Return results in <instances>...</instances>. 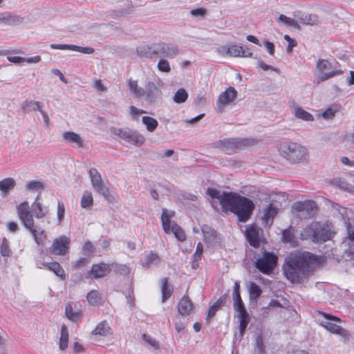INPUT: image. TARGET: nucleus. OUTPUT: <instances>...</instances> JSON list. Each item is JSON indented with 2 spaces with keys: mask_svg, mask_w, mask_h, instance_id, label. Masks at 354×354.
Listing matches in <instances>:
<instances>
[{
  "mask_svg": "<svg viewBox=\"0 0 354 354\" xmlns=\"http://www.w3.org/2000/svg\"><path fill=\"white\" fill-rule=\"evenodd\" d=\"M207 194L212 199V203L214 208L219 204L223 211L235 214L241 222L248 220L254 208L252 200L235 192H221L214 188H208Z\"/></svg>",
  "mask_w": 354,
  "mask_h": 354,
  "instance_id": "obj_1",
  "label": "nucleus"
},
{
  "mask_svg": "<svg viewBox=\"0 0 354 354\" xmlns=\"http://www.w3.org/2000/svg\"><path fill=\"white\" fill-rule=\"evenodd\" d=\"M315 261V257L309 252L292 253L286 259L283 273L292 283H301L312 274Z\"/></svg>",
  "mask_w": 354,
  "mask_h": 354,
  "instance_id": "obj_2",
  "label": "nucleus"
},
{
  "mask_svg": "<svg viewBox=\"0 0 354 354\" xmlns=\"http://www.w3.org/2000/svg\"><path fill=\"white\" fill-rule=\"evenodd\" d=\"M17 212L24 227L30 232L34 237L35 241L38 245L43 244L46 239V234L43 228L34 226L33 216L30 212L29 203L27 201L19 203L17 206Z\"/></svg>",
  "mask_w": 354,
  "mask_h": 354,
  "instance_id": "obj_3",
  "label": "nucleus"
},
{
  "mask_svg": "<svg viewBox=\"0 0 354 354\" xmlns=\"http://www.w3.org/2000/svg\"><path fill=\"white\" fill-rule=\"evenodd\" d=\"M280 154L292 163H297L306 160L307 149L296 142H284L279 147Z\"/></svg>",
  "mask_w": 354,
  "mask_h": 354,
  "instance_id": "obj_4",
  "label": "nucleus"
},
{
  "mask_svg": "<svg viewBox=\"0 0 354 354\" xmlns=\"http://www.w3.org/2000/svg\"><path fill=\"white\" fill-rule=\"evenodd\" d=\"M111 133L135 147H140L146 141L145 137L142 133L132 129L113 128L111 129Z\"/></svg>",
  "mask_w": 354,
  "mask_h": 354,
  "instance_id": "obj_5",
  "label": "nucleus"
},
{
  "mask_svg": "<svg viewBox=\"0 0 354 354\" xmlns=\"http://www.w3.org/2000/svg\"><path fill=\"white\" fill-rule=\"evenodd\" d=\"M316 69L318 83L324 82L342 73L341 70L337 69L333 66L332 63L324 59L317 61Z\"/></svg>",
  "mask_w": 354,
  "mask_h": 354,
  "instance_id": "obj_6",
  "label": "nucleus"
},
{
  "mask_svg": "<svg viewBox=\"0 0 354 354\" xmlns=\"http://www.w3.org/2000/svg\"><path fill=\"white\" fill-rule=\"evenodd\" d=\"M319 314L324 318V320L320 322V325L323 328L333 334L339 335L344 338L348 337V332L336 324L337 322H341L340 319L324 313H319Z\"/></svg>",
  "mask_w": 354,
  "mask_h": 354,
  "instance_id": "obj_7",
  "label": "nucleus"
},
{
  "mask_svg": "<svg viewBox=\"0 0 354 354\" xmlns=\"http://www.w3.org/2000/svg\"><path fill=\"white\" fill-rule=\"evenodd\" d=\"M162 90L158 82L155 79L146 82L142 97L149 104H154L161 100Z\"/></svg>",
  "mask_w": 354,
  "mask_h": 354,
  "instance_id": "obj_8",
  "label": "nucleus"
},
{
  "mask_svg": "<svg viewBox=\"0 0 354 354\" xmlns=\"http://www.w3.org/2000/svg\"><path fill=\"white\" fill-rule=\"evenodd\" d=\"M277 257L272 253L263 252L255 261L256 268L264 274H270L277 265Z\"/></svg>",
  "mask_w": 354,
  "mask_h": 354,
  "instance_id": "obj_9",
  "label": "nucleus"
},
{
  "mask_svg": "<svg viewBox=\"0 0 354 354\" xmlns=\"http://www.w3.org/2000/svg\"><path fill=\"white\" fill-rule=\"evenodd\" d=\"M89 176L93 188L109 202H113L115 200V197L104 185L101 176L97 169H91L89 170Z\"/></svg>",
  "mask_w": 354,
  "mask_h": 354,
  "instance_id": "obj_10",
  "label": "nucleus"
},
{
  "mask_svg": "<svg viewBox=\"0 0 354 354\" xmlns=\"http://www.w3.org/2000/svg\"><path fill=\"white\" fill-rule=\"evenodd\" d=\"M69 245V238L61 236L53 240L50 252L55 255H65L68 252Z\"/></svg>",
  "mask_w": 354,
  "mask_h": 354,
  "instance_id": "obj_11",
  "label": "nucleus"
},
{
  "mask_svg": "<svg viewBox=\"0 0 354 354\" xmlns=\"http://www.w3.org/2000/svg\"><path fill=\"white\" fill-rule=\"evenodd\" d=\"M179 53L177 47L169 45L165 43L157 44L153 45V54L166 57L168 58H174Z\"/></svg>",
  "mask_w": 354,
  "mask_h": 354,
  "instance_id": "obj_12",
  "label": "nucleus"
},
{
  "mask_svg": "<svg viewBox=\"0 0 354 354\" xmlns=\"http://www.w3.org/2000/svg\"><path fill=\"white\" fill-rule=\"evenodd\" d=\"M237 92L233 87H228L225 91L222 92L217 100V108L220 113L223 112L224 108L231 104L236 97Z\"/></svg>",
  "mask_w": 354,
  "mask_h": 354,
  "instance_id": "obj_13",
  "label": "nucleus"
},
{
  "mask_svg": "<svg viewBox=\"0 0 354 354\" xmlns=\"http://www.w3.org/2000/svg\"><path fill=\"white\" fill-rule=\"evenodd\" d=\"M133 12V5L131 1H125L117 6L112 11L111 16L114 19H120L131 15Z\"/></svg>",
  "mask_w": 354,
  "mask_h": 354,
  "instance_id": "obj_14",
  "label": "nucleus"
},
{
  "mask_svg": "<svg viewBox=\"0 0 354 354\" xmlns=\"http://www.w3.org/2000/svg\"><path fill=\"white\" fill-rule=\"evenodd\" d=\"M262 230L257 225H250L246 228L245 236L250 244L258 248L261 243Z\"/></svg>",
  "mask_w": 354,
  "mask_h": 354,
  "instance_id": "obj_15",
  "label": "nucleus"
},
{
  "mask_svg": "<svg viewBox=\"0 0 354 354\" xmlns=\"http://www.w3.org/2000/svg\"><path fill=\"white\" fill-rule=\"evenodd\" d=\"M24 17L10 12H3L1 14V25L15 26L24 23Z\"/></svg>",
  "mask_w": 354,
  "mask_h": 354,
  "instance_id": "obj_16",
  "label": "nucleus"
},
{
  "mask_svg": "<svg viewBox=\"0 0 354 354\" xmlns=\"http://www.w3.org/2000/svg\"><path fill=\"white\" fill-rule=\"evenodd\" d=\"M50 48L53 49H59V50H70L77 51L84 54H92L94 53V49L91 47H82L75 45H69V44H50Z\"/></svg>",
  "mask_w": 354,
  "mask_h": 354,
  "instance_id": "obj_17",
  "label": "nucleus"
},
{
  "mask_svg": "<svg viewBox=\"0 0 354 354\" xmlns=\"http://www.w3.org/2000/svg\"><path fill=\"white\" fill-rule=\"evenodd\" d=\"M194 310V304L189 297L185 295L179 301L178 304V311L182 316L189 315Z\"/></svg>",
  "mask_w": 354,
  "mask_h": 354,
  "instance_id": "obj_18",
  "label": "nucleus"
},
{
  "mask_svg": "<svg viewBox=\"0 0 354 354\" xmlns=\"http://www.w3.org/2000/svg\"><path fill=\"white\" fill-rule=\"evenodd\" d=\"M30 212L32 215H35L37 218H44L48 212L47 207L44 206L39 201V196L30 207Z\"/></svg>",
  "mask_w": 354,
  "mask_h": 354,
  "instance_id": "obj_19",
  "label": "nucleus"
},
{
  "mask_svg": "<svg viewBox=\"0 0 354 354\" xmlns=\"http://www.w3.org/2000/svg\"><path fill=\"white\" fill-rule=\"evenodd\" d=\"M111 271V268L106 263H98L93 265L91 270V274L93 278L97 279L107 275Z\"/></svg>",
  "mask_w": 354,
  "mask_h": 354,
  "instance_id": "obj_20",
  "label": "nucleus"
},
{
  "mask_svg": "<svg viewBox=\"0 0 354 354\" xmlns=\"http://www.w3.org/2000/svg\"><path fill=\"white\" fill-rule=\"evenodd\" d=\"M317 222H313L308 226L305 227L300 234V237L302 240L310 239L313 242L316 243V230H317Z\"/></svg>",
  "mask_w": 354,
  "mask_h": 354,
  "instance_id": "obj_21",
  "label": "nucleus"
},
{
  "mask_svg": "<svg viewBox=\"0 0 354 354\" xmlns=\"http://www.w3.org/2000/svg\"><path fill=\"white\" fill-rule=\"evenodd\" d=\"M252 53L248 50V48L244 46L233 44L230 46L229 56L231 57H252Z\"/></svg>",
  "mask_w": 354,
  "mask_h": 354,
  "instance_id": "obj_22",
  "label": "nucleus"
},
{
  "mask_svg": "<svg viewBox=\"0 0 354 354\" xmlns=\"http://www.w3.org/2000/svg\"><path fill=\"white\" fill-rule=\"evenodd\" d=\"M63 139L68 143L75 144L79 147L83 146V141L80 136L73 131H66L62 133Z\"/></svg>",
  "mask_w": 354,
  "mask_h": 354,
  "instance_id": "obj_23",
  "label": "nucleus"
},
{
  "mask_svg": "<svg viewBox=\"0 0 354 354\" xmlns=\"http://www.w3.org/2000/svg\"><path fill=\"white\" fill-rule=\"evenodd\" d=\"M292 113L297 118L306 122H313L315 120L311 113L297 105L294 106Z\"/></svg>",
  "mask_w": 354,
  "mask_h": 354,
  "instance_id": "obj_24",
  "label": "nucleus"
},
{
  "mask_svg": "<svg viewBox=\"0 0 354 354\" xmlns=\"http://www.w3.org/2000/svg\"><path fill=\"white\" fill-rule=\"evenodd\" d=\"M15 185L16 181L13 178H6L1 180V198L7 196Z\"/></svg>",
  "mask_w": 354,
  "mask_h": 354,
  "instance_id": "obj_25",
  "label": "nucleus"
},
{
  "mask_svg": "<svg viewBox=\"0 0 354 354\" xmlns=\"http://www.w3.org/2000/svg\"><path fill=\"white\" fill-rule=\"evenodd\" d=\"M127 86L131 94L136 97H142L144 88L139 86L137 80L131 78L127 80Z\"/></svg>",
  "mask_w": 354,
  "mask_h": 354,
  "instance_id": "obj_26",
  "label": "nucleus"
},
{
  "mask_svg": "<svg viewBox=\"0 0 354 354\" xmlns=\"http://www.w3.org/2000/svg\"><path fill=\"white\" fill-rule=\"evenodd\" d=\"M7 59L8 61L13 62L16 64H21L24 62L28 64L38 63L41 60V57L39 55H36L32 57L25 58L19 56H8Z\"/></svg>",
  "mask_w": 354,
  "mask_h": 354,
  "instance_id": "obj_27",
  "label": "nucleus"
},
{
  "mask_svg": "<svg viewBox=\"0 0 354 354\" xmlns=\"http://www.w3.org/2000/svg\"><path fill=\"white\" fill-rule=\"evenodd\" d=\"M86 299L89 305L98 306L103 304V299L101 294L95 290H91L86 295Z\"/></svg>",
  "mask_w": 354,
  "mask_h": 354,
  "instance_id": "obj_28",
  "label": "nucleus"
},
{
  "mask_svg": "<svg viewBox=\"0 0 354 354\" xmlns=\"http://www.w3.org/2000/svg\"><path fill=\"white\" fill-rule=\"evenodd\" d=\"M294 208L299 212L306 211L308 214H311L316 209L317 206L313 201H304L295 203Z\"/></svg>",
  "mask_w": 354,
  "mask_h": 354,
  "instance_id": "obj_29",
  "label": "nucleus"
},
{
  "mask_svg": "<svg viewBox=\"0 0 354 354\" xmlns=\"http://www.w3.org/2000/svg\"><path fill=\"white\" fill-rule=\"evenodd\" d=\"M317 230H316V243L319 241H326L330 238L329 230L317 222Z\"/></svg>",
  "mask_w": 354,
  "mask_h": 354,
  "instance_id": "obj_30",
  "label": "nucleus"
},
{
  "mask_svg": "<svg viewBox=\"0 0 354 354\" xmlns=\"http://www.w3.org/2000/svg\"><path fill=\"white\" fill-rule=\"evenodd\" d=\"M227 299V295L226 294H224L222 296H221L209 309L207 317H212L213 316H214L216 312L218 310V308L225 304Z\"/></svg>",
  "mask_w": 354,
  "mask_h": 354,
  "instance_id": "obj_31",
  "label": "nucleus"
},
{
  "mask_svg": "<svg viewBox=\"0 0 354 354\" xmlns=\"http://www.w3.org/2000/svg\"><path fill=\"white\" fill-rule=\"evenodd\" d=\"M43 266L50 271L53 272L57 276L62 279L65 278V272L62 267L57 262L44 263Z\"/></svg>",
  "mask_w": 354,
  "mask_h": 354,
  "instance_id": "obj_32",
  "label": "nucleus"
},
{
  "mask_svg": "<svg viewBox=\"0 0 354 354\" xmlns=\"http://www.w3.org/2000/svg\"><path fill=\"white\" fill-rule=\"evenodd\" d=\"M160 262V258L157 253L150 252L147 254L142 262V266L149 267L151 266H158Z\"/></svg>",
  "mask_w": 354,
  "mask_h": 354,
  "instance_id": "obj_33",
  "label": "nucleus"
},
{
  "mask_svg": "<svg viewBox=\"0 0 354 354\" xmlns=\"http://www.w3.org/2000/svg\"><path fill=\"white\" fill-rule=\"evenodd\" d=\"M162 301L165 302L172 294L173 288L168 286L167 278L161 280Z\"/></svg>",
  "mask_w": 354,
  "mask_h": 354,
  "instance_id": "obj_34",
  "label": "nucleus"
},
{
  "mask_svg": "<svg viewBox=\"0 0 354 354\" xmlns=\"http://www.w3.org/2000/svg\"><path fill=\"white\" fill-rule=\"evenodd\" d=\"M142 122L145 125L146 129L149 132H153L158 125V122L156 119L150 116H143L142 118Z\"/></svg>",
  "mask_w": 354,
  "mask_h": 354,
  "instance_id": "obj_35",
  "label": "nucleus"
},
{
  "mask_svg": "<svg viewBox=\"0 0 354 354\" xmlns=\"http://www.w3.org/2000/svg\"><path fill=\"white\" fill-rule=\"evenodd\" d=\"M68 344V333L67 327L63 325L61 328V336L59 338V348L62 351H64Z\"/></svg>",
  "mask_w": 354,
  "mask_h": 354,
  "instance_id": "obj_36",
  "label": "nucleus"
},
{
  "mask_svg": "<svg viewBox=\"0 0 354 354\" xmlns=\"http://www.w3.org/2000/svg\"><path fill=\"white\" fill-rule=\"evenodd\" d=\"M93 333L94 335L106 336L111 334V328L106 322H102L95 327Z\"/></svg>",
  "mask_w": 354,
  "mask_h": 354,
  "instance_id": "obj_37",
  "label": "nucleus"
},
{
  "mask_svg": "<svg viewBox=\"0 0 354 354\" xmlns=\"http://www.w3.org/2000/svg\"><path fill=\"white\" fill-rule=\"evenodd\" d=\"M65 315L68 319L76 322L81 318L82 312L80 310L73 311L72 306L68 304L65 308Z\"/></svg>",
  "mask_w": 354,
  "mask_h": 354,
  "instance_id": "obj_38",
  "label": "nucleus"
},
{
  "mask_svg": "<svg viewBox=\"0 0 354 354\" xmlns=\"http://www.w3.org/2000/svg\"><path fill=\"white\" fill-rule=\"evenodd\" d=\"M22 109L24 111H40L41 109V104L37 101H26L21 105Z\"/></svg>",
  "mask_w": 354,
  "mask_h": 354,
  "instance_id": "obj_39",
  "label": "nucleus"
},
{
  "mask_svg": "<svg viewBox=\"0 0 354 354\" xmlns=\"http://www.w3.org/2000/svg\"><path fill=\"white\" fill-rule=\"evenodd\" d=\"M44 187L43 183L39 180L28 181L25 185V189L29 192H39L42 190Z\"/></svg>",
  "mask_w": 354,
  "mask_h": 354,
  "instance_id": "obj_40",
  "label": "nucleus"
},
{
  "mask_svg": "<svg viewBox=\"0 0 354 354\" xmlns=\"http://www.w3.org/2000/svg\"><path fill=\"white\" fill-rule=\"evenodd\" d=\"M188 98V93L184 88H179L174 95L173 100L177 104L184 103Z\"/></svg>",
  "mask_w": 354,
  "mask_h": 354,
  "instance_id": "obj_41",
  "label": "nucleus"
},
{
  "mask_svg": "<svg viewBox=\"0 0 354 354\" xmlns=\"http://www.w3.org/2000/svg\"><path fill=\"white\" fill-rule=\"evenodd\" d=\"M93 199L91 192L85 191L81 199V206L82 208H88L93 205Z\"/></svg>",
  "mask_w": 354,
  "mask_h": 354,
  "instance_id": "obj_42",
  "label": "nucleus"
},
{
  "mask_svg": "<svg viewBox=\"0 0 354 354\" xmlns=\"http://www.w3.org/2000/svg\"><path fill=\"white\" fill-rule=\"evenodd\" d=\"M300 22L306 25H316L319 20L315 15H304L299 18Z\"/></svg>",
  "mask_w": 354,
  "mask_h": 354,
  "instance_id": "obj_43",
  "label": "nucleus"
},
{
  "mask_svg": "<svg viewBox=\"0 0 354 354\" xmlns=\"http://www.w3.org/2000/svg\"><path fill=\"white\" fill-rule=\"evenodd\" d=\"M170 232L173 233L178 241H183L185 240L186 236L184 232L176 223H172Z\"/></svg>",
  "mask_w": 354,
  "mask_h": 354,
  "instance_id": "obj_44",
  "label": "nucleus"
},
{
  "mask_svg": "<svg viewBox=\"0 0 354 354\" xmlns=\"http://www.w3.org/2000/svg\"><path fill=\"white\" fill-rule=\"evenodd\" d=\"M339 108L336 105H333L326 109L322 114L321 116L322 118L325 120H330L332 119L335 113L338 112Z\"/></svg>",
  "mask_w": 354,
  "mask_h": 354,
  "instance_id": "obj_45",
  "label": "nucleus"
},
{
  "mask_svg": "<svg viewBox=\"0 0 354 354\" xmlns=\"http://www.w3.org/2000/svg\"><path fill=\"white\" fill-rule=\"evenodd\" d=\"M262 291L260 287L254 282H250L249 285V293L251 299H257L261 294Z\"/></svg>",
  "mask_w": 354,
  "mask_h": 354,
  "instance_id": "obj_46",
  "label": "nucleus"
},
{
  "mask_svg": "<svg viewBox=\"0 0 354 354\" xmlns=\"http://www.w3.org/2000/svg\"><path fill=\"white\" fill-rule=\"evenodd\" d=\"M202 231L203 232L205 239L207 242L212 243L215 241V239L216 238V232L214 230H212L208 227H204L202 229Z\"/></svg>",
  "mask_w": 354,
  "mask_h": 354,
  "instance_id": "obj_47",
  "label": "nucleus"
},
{
  "mask_svg": "<svg viewBox=\"0 0 354 354\" xmlns=\"http://www.w3.org/2000/svg\"><path fill=\"white\" fill-rule=\"evenodd\" d=\"M279 21L287 26L299 28V24L294 19L288 17L284 15H281L279 17Z\"/></svg>",
  "mask_w": 354,
  "mask_h": 354,
  "instance_id": "obj_48",
  "label": "nucleus"
},
{
  "mask_svg": "<svg viewBox=\"0 0 354 354\" xmlns=\"http://www.w3.org/2000/svg\"><path fill=\"white\" fill-rule=\"evenodd\" d=\"M171 218L167 217L165 214H161V222L162 228L166 233H170L171 227L172 223H175L171 221Z\"/></svg>",
  "mask_w": 354,
  "mask_h": 354,
  "instance_id": "obj_49",
  "label": "nucleus"
},
{
  "mask_svg": "<svg viewBox=\"0 0 354 354\" xmlns=\"http://www.w3.org/2000/svg\"><path fill=\"white\" fill-rule=\"evenodd\" d=\"M277 212V208L270 205L264 211L263 220L268 222L270 219H272Z\"/></svg>",
  "mask_w": 354,
  "mask_h": 354,
  "instance_id": "obj_50",
  "label": "nucleus"
},
{
  "mask_svg": "<svg viewBox=\"0 0 354 354\" xmlns=\"http://www.w3.org/2000/svg\"><path fill=\"white\" fill-rule=\"evenodd\" d=\"M234 145V142L232 139H225L223 140H219L216 143L217 147L223 149H231Z\"/></svg>",
  "mask_w": 354,
  "mask_h": 354,
  "instance_id": "obj_51",
  "label": "nucleus"
},
{
  "mask_svg": "<svg viewBox=\"0 0 354 354\" xmlns=\"http://www.w3.org/2000/svg\"><path fill=\"white\" fill-rule=\"evenodd\" d=\"M138 55L142 57H149L153 54V46H140L136 50Z\"/></svg>",
  "mask_w": 354,
  "mask_h": 354,
  "instance_id": "obj_52",
  "label": "nucleus"
},
{
  "mask_svg": "<svg viewBox=\"0 0 354 354\" xmlns=\"http://www.w3.org/2000/svg\"><path fill=\"white\" fill-rule=\"evenodd\" d=\"M282 239L284 242L291 245L294 243V235L290 229L285 230L282 232Z\"/></svg>",
  "mask_w": 354,
  "mask_h": 354,
  "instance_id": "obj_53",
  "label": "nucleus"
},
{
  "mask_svg": "<svg viewBox=\"0 0 354 354\" xmlns=\"http://www.w3.org/2000/svg\"><path fill=\"white\" fill-rule=\"evenodd\" d=\"M158 69L164 73H169L171 71L170 65L167 60L161 59L158 63Z\"/></svg>",
  "mask_w": 354,
  "mask_h": 354,
  "instance_id": "obj_54",
  "label": "nucleus"
},
{
  "mask_svg": "<svg viewBox=\"0 0 354 354\" xmlns=\"http://www.w3.org/2000/svg\"><path fill=\"white\" fill-rule=\"evenodd\" d=\"M129 113L130 115H131L132 119L137 120L138 117L140 115L145 113L146 111L142 109H138L137 107L131 105L129 106Z\"/></svg>",
  "mask_w": 354,
  "mask_h": 354,
  "instance_id": "obj_55",
  "label": "nucleus"
},
{
  "mask_svg": "<svg viewBox=\"0 0 354 354\" xmlns=\"http://www.w3.org/2000/svg\"><path fill=\"white\" fill-rule=\"evenodd\" d=\"M142 337L144 341L153 348L158 349L159 348V344L155 339L146 334H143Z\"/></svg>",
  "mask_w": 354,
  "mask_h": 354,
  "instance_id": "obj_56",
  "label": "nucleus"
},
{
  "mask_svg": "<svg viewBox=\"0 0 354 354\" xmlns=\"http://www.w3.org/2000/svg\"><path fill=\"white\" fill-rule=\"evenodd\" d=\"M233 299H234L233 307L236 311L245 308L241 298V295L234 296Z\"/></svg>",
  "mask_w": 354,
  "mask_h": 354,
  "instance_id": "obj_57",
  "label": "nucleus"
},
{
  "mask_svg": "<svg viewBox=\"0 0 354 354\" xmlns=\"http://www.w3.org/2000/svg\"><path fill=\"white\" fill-rule=\"evenodd\" d=\"M83 250L84 254L88 257L95 252V248L90 241H87L83 246Z\"/></svg>",
  "mask_w": 354,
  "mask_h": 354,
  "instance_id": "obj_58",
  "label": "nucleus"
},
{
  "mask_svg": "<svg viewBox=\"0 0 354 354\" xmlns=\"http://www.w3.org/2000/svg\"><path fill=\"white\" fill-rule=\"evenodd\" d=\"M236 312L238 313L237 317H238L239 322H249V321H250L249 315L245 308L236 310Z\"/></svg>",
  "mask_w": 354,
  "mask_h": 354,
  "instance_id": "obj_59",
  "label": "nucleus"
},
{
  "mask_svg": "<svg viewBox=\"0 0 354 354\" xmlns=\"http://www.w3.org/2000/svg\"><path fill=\"white\" fill-rule=\"evenodd\" d=\"M89 262V258L88 257H82L76 261L73 262V266L75 269L80 268Z\"/></svg>",
  "mask_w": 354,
  "mask_h": 354,
  "instance_id": "obj_60",
  "label": "nucleus"
},
{
  "mask_svg": "<svg viewBox=\"0 0 354 354\" xmlns=\"http://www.w3.org/2000/svg\"><path fill=\"white\" fill-rule=\"evenodd\" d=\"M284 39L288 42V47L286 48V51L288 53H291L292 50V48L296 46L297 43L296 41L292 39L289 35H285Z\"/></svg>",
  "mask_w": 354,
  "mask_h": 354,
  "instance_id": "obj_61",
  "label": "nucleus"
},
{
  "mask_svg": "<svg viewBox=\"0 0 354 354\" xmlns=\"http://www.w3.org/2000/svg\"><path fill=\"white\" fill-rule=\"evenodd\" d=\"M190 14L195 17L203 18L206 15V10L205 8H197L190 11Z\"/></svg>",
  "mask_w": 354,
  "mask_h": 354,
  "instance_id": "obj_62",
  "label": "nucleus"
},
{
  "mask_svg": "<svg viewBox=\"0 0 354 354\" xmlns=\"http://www.w3.org/2000/svg\"><path fill=\"white\" fill-rule=\"evenodd\" d=\"M203 252V245L201 243H198L197 244L196 251H195L194 254H193V259L199 260L202 257Z\"/></svg>",
  "mask_w": 354,
  "mask_h": 354,
  "instance_id": "obj_63",
  "label": "nucleus"
},
{
  "mask_svg": "<svg viewBox=\"0 0 354 354\" xmlns=\"http://www.w3.org/2000/svg\"><path fill=\"white\" fill-rule=\"evenodd\" d=\"M116 271L120 274L128 275L131 272V269L125 265H119L116 267Z\"/></svg>",
  "mask_w": 354,
  "mask_h": 354,
  "instance_id": "obj_64",
  "label": "nucleus"
}]
</instances>
